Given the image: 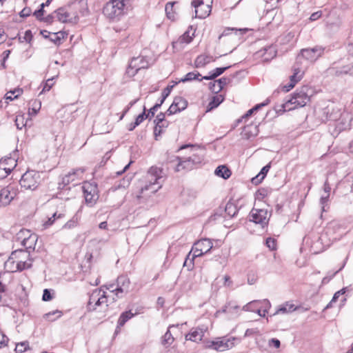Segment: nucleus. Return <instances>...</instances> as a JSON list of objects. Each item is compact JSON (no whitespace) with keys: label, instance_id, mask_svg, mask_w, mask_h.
<instances>
[{"label":"nucleus","instance_id":"9b49d317","mask_svg":"<svg viewBox=\"0 0 353 353\" xmlns=\"http://www.w3.org/2000/svg\"><path fill=\"white\" fill-rule=\"evenodd\" d=\"M18 189L15 185L10 184L0 191V207L8 205L17 195Z\"/></svg>","mask_w":353,"mask_h":353},{"label":"nucleus","instance_id":"09e8293b","mask_svg":"<svg viewBox=\"0 0 353 353\" xmlns=\"http://www.w3.org/2000/svg\"><path fill=\"white\" fill-rule=\"evenodd\" d=\"M62 314V312L59 310H55L53 312H48L45 314V316L47 319L50 321H55L57 318L60 317Z\"/></svg>","mask_w":353,"mask_h":353},{"label":"nucleus","instance_id":"2f4dec72","mask_svg":"<svg viewBox=\"0 0 353 353\" xmlns=\"http://www.w3.org/2000/svg\"><path fill=\"white\" fill-rule=\"evenodd\" d=\"M270 169V164H268L265 166H264L261 172L254 178L252 179V183L256 185L258 183H261V181L263 180L265 176H266L267 173Z\"/></svg>","mask_w":353,"mask_h":353},{"label":"nucleus","instance_id":"20e7f679","mask_svg":"<svg viewBox=\"0 0 353 353\" xmlns=\"http://www.w3.org/2000/svg\"><path fill=\"white\" fill-rule=\"evenodd\" d=\"M129 0H110L103 8V14L110 19L121 16Z\"/></svg>","mask_w":353,"mask_h":353},{"label":"nucleus","instance_id":"3c124183","mask_svg":"<svg viewBox=\"0 0 353 353\" xmlns=\"http://www.w3.org/2000/svg\"><path fill=\"white\" fill-rule=\"evenodd\" d=\"M78 219L76 216H73L70 220L65 223L63 225V229H71L74 228L77 225Z\"/></svg>","mask_w":353,"mask_h":353},{"label":"nucleus","instance_id":"cd10ccee","mask_svg":"<svg viewBox=\"0 0 353 353\" xmlns=\"http://www.w3.org/2000/svg\"><path fill=\"white\" fill-rule=\"evenodd\" d=\"M297 307L291 302H286L281 305L273 315L278 314H288L295 311Z\"/></svg>","mask_w":353,"mask_h":353},{"label":"nucleus","instance_id":"e2e57ef3","mask_svg":"<svg viewBox=\"0 0 353 353\" xmlns=\"http://www.w3.org/2000/svg\"><path fill=\"white\" fill-rule=\"evenodd\" d=\"M54 85V78L48 79L43 88L42 92L49 91Z\"/></svg>","mask_w":353,"mask_h":353},{"label":"nucleus","instance_id":"f704fd0d","mask_svg":"<svg viewBox=\"0 0 353 353\" xmlns=\"http://www.w3.org/2000/svg\"><path fill=\"white\" fill-rule=\"evenodd\" d=\"M239 310V306L234 302H228L222 309V312L231 314H237Z\"/></svg>","mask_w":353,"mask_h":353},{"label":"nucleus","instance_id":"a211bd4d","mask_svg":"<svg viewBox=\"0 0 353 353\" xmlns=\"http://www.w3.org/2000/svg\"><path fill=\"white\" fill-rule=\"evenodd\" d=\"M69 10L72 12H77L82 16H85L88 13V8L86 0H74L68 6Z\"/></svg>","mask_w":353,"mask_h":353},{"label":"nucleus","instance_id":"ddd939ff","mask_svg":"<svg viewBox=\"0 0 353 353\" xmlns=\"http://www.w3.org/2000/svg\"><path fill=\"white\" fill-rule=\"evenodd\" d=\"M55 12L57 19L61 22L76 23L79 21L77 12L67 10L65 8H60Z\"/></svg>","mask_w":353,"mask_h":353},{"label":"nucleus","instance_id":"c756f323","mask_svg":"<svg viewBox=\"0 0 353 353\" xmlns=\"http://www.w3.org/2000/svg\"><path fill=\"white\" fill-rule=\"evenodd\" d=\"M260 53L265 61H269L276 56V51L274 47L268 46L261 50Z\"/></svg>","mask_w":353,"mask_h":353},{"label":"nucleus","instance_id":"4c0bfd02","mask_svg":"<svg viewBox=\"0 0 353 353\" xmlns=\"http://www.w3.org/2000/svg\"><path fill=\"white\" fill-rule=\"evenodd\" d=\"M168 125L169 122L168 121H163L159 123H155V127L154 129V134L155 137L157 138L158 136H160L163 132L164 129L168 128Z\"/></svg>","mask_w":353,"mask_h":353},{"label":"nucleus","instance_id":"423d86ee","mask_svg":"<svg viewBox=\"0 0 353 353\" xmlns=\"http://www.w3.org/2000/svg\"><path fill=\"white\" fill-rule=\"evenodd\" d=\"M108 296L105 295V292L101 288L95 289L90 295L86 307L87 310L88 312L95 311L97 307L103 304H105L108 306Z\"/></svg>","mask_w":353,"mask_h":353},{"label":"nucleus","instance_id":"69168bd1","mask_svg":"<svg viewBox=\"0 0 353 353\" xmlns=\"http://www.w3.org/2000/svg\"><path fill=\"white\" fill-rule=\"evenodd\" d=\"M216 82L219 83V85H221V89L224 88L225 85H228L230 83L231 79L228 77H223L219 79V80H216Z\"/></svg>","mask_w":353,"mask_h":353},{"label":"nucleus","instance_id":"dca6fc26","mask_svg":"<svg viewBox=\"0 0 353 353\" xmlns=\"http://www.w3.org/2000/svg\"><path fill=\"white\" fill-rule=\"evenodd\" d=\"M188 105V101L181 97H176L170 108L166 111L168 115H172L184 110Z\"/></svg>","mask_w":353,"mask_h":353},{"label":"nucleus","instance_id":"c85d7f7f","mask_svg":"<svg viewBox=\"0 0 353 353\" xmlns=\"http://www.w3.org/2000/svg\"><path fill=\"white\" fill-rule=\"evenodd\" d=\"M211 12V7L209 4L199 6L195 8V17L204 19L208 17Z\"/></svg>","mask_w":353,"mask_h":353},{"label":"nucleus","instance_id":"6ab92c4d","mask_svg":"<svg viewBox=\"0 0 353 353\" xmlns=\"http://www.w3.org/2000/svg\"><path fill=\"white\" fill-rule=\"evenodd\" d=\"M207 330L208 328L205 326L193 328L188 334L185 335V339L194 342L201 341L203 339L204 334Z\"/></svg>","mask_w":353,"mask_h":353},{"label":"nucleus","instance_id":"6e6d98bb","mask_svg":"<svg viewBox=\"0 0 353 353\" xmlns=\"http://www.w3.org/2000/svg\"><path fill=\"white\" fill-rule=\"evenodd\" d=\"M209 89L214 93H219L222 90L221 85H219L216 81H214L213 82H210L209 83Z\"/></svg>","mask_w":353,"mask_h":353},{"label":"nucleus","instance_id":"b1692460","mask_svg":"<svg viewBox=\"0 0 353 353\" xmlns=\"http://www.w3.org/2000/svg\"><path fill=\"white\" fill-rule=\"evenodd\" d=\"M233 343L230 339H217L215 340V350L225 351L228 349L232 348Z\"/></svg>","mask_w":353,"mask_h":353},{"label":"nucleus","instance_id":"0e129e2a","mask_svg":"<svg viewBox=\"0 0 353 353\" xmlns=\"http://www.w3.org/2000/svg\"><path fill=\"white\" fill-rule=\"evenodd\" d=\"M11 169H8V171H6V167H2V164H0V179L6 178L10 172Z\"/></svg>","mask_w":353,"mask_h":353},{"label":"nucleus","instance_id":"c9c22d12","mask_svg":"<svg viewBox=\"0 0 353 353\" xmlns=\"http://www.w3.org/2000/svg\"><path fill=\"white\" fill-rule=\"evenodd\" d=\"M223 100L224 97L222 94L214 96L208 105L207 111H210L212 109L216 108L220 103H221L223 101Z\"/></svg>","mask_w":353,"mask_h":353},{"label":"nucleus","instance_id":"1a4fd4ad","mask_svg":"<svg viewBox=\"0 0 353 353\" xmlns=\"http://www.w3.org/2000/svg\"><path fill=\"white\" fill-rule=\"evenodd\" d=\"M249 216L251 221L260 224L263 228L268 224L270 213L268 210L253 208Z\"/></svg>","mask_w":353,"mask_h":353},{"label":"nucleus","instance_id":"f8f14e48","mask_svg":"<svg viewBox=\"0 0 353 353\" xmlns=\"http://www.w3.org/2000/svg\"><path fill=\"white\" fill-rule=\"evenodd\" d=\"M213 247L212 242L208 239H203L196 242L192 249L193 257H199L208 253Z\"/></svg>","mask_w":353,"mask_h":353},{"label":"nucleus","instance_id":"5fc2aeb1","mask_svg":"<svg viewBox=\"0 0 353 353\" xmlns=\"http://www.w3.org/2000/svg\"><path fill=\"white\" fill-rule=\"evenodd\" d=\"M16 252H17V254H16V261L18 260H23L26 257H30V254H27L26 252L22 249L16 250L13 251L12 253Z\"/></svg>","mask_w":353,"mask_h":353},{"label":"nucleus","instance_id":"4d7b16f0","mask_svg":"<svg viewBox=\"0 0 353 353\" xmlns=\"http://www.w3.org/2000/svg\"><path fill=\"white\" fill-rule=\"evenodd\" d=\"M210 2H212V0H192V6H193L195 9L199 6L208 5Z\"/></svg>","mask_w":353,"mask_h":353},{"label":"nucleus","instance_id":"de8ad7c7","mask_svg":"<svg viewBox=\"0 0 353 353\" xmlns=\"http://www.w3.org/2000/svg\"><path fill=\"white\" fill-rule=\"evenodd\" d=\"M178 83V81H175L172 85H168L163 91H162V99L161 100V103H163L165 99L169 96L172 88Z\"/></svg>","mask_w":353,"mask_h":353},{"label":"nucleus","instance_id":"aec40b11","mask_svg":"<svg viewBox=\"0 0 353 353\" xmlns=\"http://www.w3.org/2000/svg\"><path fill=\"white\" fill-rule=\"evenodd\" d=\"M239 210L237 207L231 202H228L224 210L220 208L217 210V211L214 214V219H216V216H222L223 212L229 217H233L235 214L238 212Z\"/></svg>","mask_w":353,"mask_h":353},{"label":"nucleus","instance_id":"37998d69","mask_svg":"<svg viewBox=\"0 0 353 353\" xmlns=\"http://www.w3.org/2000/svg\"><path fill=\"white\" fill-rule=\"evenodd\" d=\"M270 102V99L269 98H268L264 102H263L261 103H259V104H257L254 108H252V109L249 110L243 115V117L242 118H248V117H250L253 114L254 112L258 110L261 107L267 105L268 104H269Z\"/></svg>","mask_w":353,"mask_h":353},{"label":"nucleus","instance_id":"680f3d73","mask_svg":"<svg viewBox=\"0 0 353 353\" xmlns=\"http://www.w3.org/2000/svg\"><path fill=\"white\" fill-rule=\"evenodd\" d=\"M45 7V4L44 3H41L40 5V8L37 10H36L34 12V16L36 17V18L39 20H42V18L41 17L43 15V12H44V8Z\"/></svg>","mask_w":353,"mask_h":353},{"label":"nucleus","instance_id":"bf43d9fd","mask_svg":"<svg viewBox=\"0 0 353 353\" xmlns=\"http://www.w3.org/2000/svg\"><path fill=\"white\" fill-rule=\"evenodd\" d=\"M265 244L270 250H274L276 249V242L273 238H268L266 239Z\"/></svg>","mask_w":353,"mask_h":353},{"label":"nucleus","instance_id":"473e14b6","mask_svg":"<svg viewBox=\"0 0 353 353\" xmlns=\"http://www.w3.org/2000/svg\"><path fill=\"white\" fill-rule=\"evenodd\" d=\"M258 130L256 126H246L242 132V137L246 139H250L257 135Z\"/></svg>","mask_w":353,"mask_h":353},{"label":"nucleus","instance_id":"052dcab7","mask_svg":"<svg viewBox=\"0 0 353 353\" xmlns=\"http://www.w3.org/2000/svg\"><path fill=\"white\" fill-rule=\"evenodd\" d=\"M148 117V115L145 114V108H144L143 112L137 117L134 121L135 125H140L145 119Z\"/></svg>","mask_w":353,"mask_h":353},{"label":"nucleus","instance_id":"8fccbe9b","mask_svg":"<svg viewBox=\"0 0 353 353\" xmlns=\"http://www.w3.org/2000/svg\"><path fill=\"white\" fill-rule=\"evenodd\" d=\"M174 3H175L174 2H168V3H167V4L165 5V11L166 12L167 17L171 19H174V14L172 12V9H173Z\"/></svg>","mask_w":353,"mask_h":353},{"label":"nucleus","instance_id":"79ce46f5","mask_svg":"<svg viewBox=\"0 0 353 353\" xmlns=\"http://www.w3.org/2000/svg\"><path fill=\"white\" fill-rule=\"evenodd\" d=\"M201 76V74L199 72H190L185 74L183 78L179 79L178 83L180 82H187L191 81L192 80L198 79L199 77Z\"/></svg>","mask_w":353,"mask_h":353},{"label":"nucleus","instance_id":"4468645a","mask_svg":"<svg viewBox=\"0 0 353 353\" xmlns=\"http://www.w3.org/2000/svg\"><path fill=\"white\" fill-rule=\"evenodd\" d=\"M323 53V48L316 46L312 48L303 49L298 59L303 57L310 62H314L318 59Z\"/></svg>","mask_w":353,"mask_h":353},{"label":"nucleus","instance_id":"49530a36","mask_svg":"<svg viewBox=\"0 0 353 353\" xmlns=\"http://www.w3.org/2000/svg\"><path fill=\"white\" fill-rule=\"evenodd\" d=\"M21 93H22V90L20 89L10 91L6 93V99L9 100V101H12L14 99H17Z\"/></svg>","mask_w":353,"mask_h":353},{"label":"nucleus","instance_id":"c03bdc74","mask_svg":"<svg viewBox=\"0 0 353 353\" xmlns=\"http://www.w3.org/2000/svg\"><path fill=\"white\" fill-rule=\"evenodd\" d=\"M261 301L260 300H254L252 301H250V303L245 305L242 310L243 311L246 312H255V310L258 307V306L260 305Z\"/></svg>","mask_w":353,"mask_h":353},{"label":"nucleus","instance_id":"a878e982","mask_svg":"<svg viewBox=\"0 0 353 353\" xmlns=\"http://www.w3.org/2000/svg\"><path fill=\"white\" fill-rule=\"evenodd\" d=\"M16 253H11L8 259L5 262L4 267L8 272H16L17 262H16Z\"/></svg>","mask_w":353,"mask_h":353},{"label":"nucleus","instance_id":"f257e3e1","mask_svg":"<svg viewBox=\"0 0 353 353\" xmlns=\"http://www.w3.org/2000/svg\"><path fill=\"white\" fill-rule=\"evenodd\" d=\"M312 92V91L308 86H303L290 99L276 108L275 110L277 113L281 114L299 107H303L310 101Z\"/></svg>","mask_w":353,"mask_h":353},{"label":"nucleus","instance_id":"9d476101","mask_svg":"<svg viewBox=\"0 0 353 353\" xmlns=\"http://www.w3.org/2000/svg\"><path fill=\"white\" fill-rule=\"evenodd\" d=\"M148 68V63L143 57H133L126 70V74L129 77H133L139 70Z\"/></svg>","mask_w":353,"mask_h":353},{"label":"nucleus","instance_id":"338daca9","mask_svg":"<svg viewBox=\"0 0 353 353\" xmlns=\"http://www.w3.org/2000/svg\"><path fill=\"white\" fill-rule=\"evenodd\" d=\"M139 99H134L132 101H130L128 105L126 106V108L124 109L122 115L120 117V119H122L125 114L129 111V110L138 101Z\"/></svg>","mask_w":353,"mask_h":353},{"label":"nucleus","instance_id":"6e6552de","mask_svg":"<svg viewBox=\"0 0 353 353\" xmlns=\"http://www.w3.org/2000/svg\"><path fill=\"white\" fill-rule=\"evenodd\" d=\"M18 240L21 239V245L27 250L29 253L30 250H34L37 241V236L34 234H30L28 230H21L17 235Z\"/></svg>","mask_w":353,"mask_h":353},{"label":"nucleus","instance_id":"2eb2a0df","mask_svg":"<svg viewBox=\"0 0 353 353\" xmlns=\"http://www.w3.org/2000/svg\"><path fill=\"white\" fill-rule=\"evenodd\" d=\"M177 162L175 171L180 172L182 170H190L195 166L193 161L190 157L187 158H180L179 157L172 156L170 160V162Z\"/></svg>","mask_w":353,"mask_h":353},{"label":"nucleus","instance_id":"39448f33","mask_svg":"<svg viewBox=\"0 0 353 353\" xmlns=\"http://www.w3.org/2000/svg\"><path fill=\"white\" fill-rule=\"evenodd\" d=\"M41 182V173L35 170H28L23 174L20 185L26 190H34Z\"/></svg>","mask_w":353,"mask_h":353},{"label":"nucleus","instance_id":"864d4df0","mask_svg":"<svg viewBox=\"0 0 353 353\" xmlns=\"http://www.w3.org/2000/svg\"><path fill=\"white\" fill-rule=\"evenodd\" d=\"M15 125L19 130H21L26 123H24V117L23 115H17L14 120Z\"/></svg>","mask_w":353,"mask_h":353},{"label":"nucleus","instance_id":"72a5a7b5","mask_svg":"<svg viewBox=\"0 0 353 353\" xmlns=\"http://www.w3.org/2000/svg\"><path fill=\"white\" fill-rule=\"evenodd\" d=\"M214 173L216 176L222 177L225 179H228L232 174L230 170L225 165L218 166L216 168Z\"/></svg>","mask_w":353,"mask_h":353},{"label":"nucleus","instance_id":"0eeeda50","mask_svg":"<svg viewBox=\"0 0 353 353\" xmlns=\"http://www.w3.org/2000/svg\"><path fill=\"white\" fill-rule=\"evenodd\" d=\"M82 189L86 203L93 205L99 199L97 184L94 182H84Z\"/></svg>","mask_w":353,"mask_h":353},{"label":"nucleus","instance_id":"774afa93","mask_svg":"<svg viewBox=\"0 0 353 353\" xmlns=\"http://www.w3.org/2000/svg\"><path fill=\"white\" fill-rule=\"evenodd\" d=\"M163 103H159L155 104L152 108H151L149 110V112L148 114V117H154L155 112L158 110L159 108L162 105Z\"/></svg>","mask_w":353,"mask_h":353},{"label":"nucleus","instance_id":"a19ab883","mask_svg":"<svg viewBox=\"0 0 353 353\" xmlns=\"http://www.w3.org/2000/svg\"><path fill=\"white\" fill-rule=\"evenodd\" d=\"M64 216V214L63 213H57V212H54L51 217L48 218V219L45 221L43 224V226L45 229L49 228L51 226L54 221L57 219H61Z\"/></svg>","mask_w":353,"mask_h":353},{"label":"nucleus","instance_id":"7c9ffc66","mask_svg":"<svg viewBox=\"0 0 353 353\" xmlns=\"http://www.w3.org/2000/svg\"><path fill=\"white\" fill-rule=\"evenodd\" d=\"M212 57L205 54H201L196 57L194 61V66L195 68H203L208 63L211 62Z\"/></svg>","mask_w":353,"mask_h":353},{"label":"nucleus","instance_id":"ea45409f","mask_svg":"<svg viewBox=\"0 0 353 353\" xmlns=\"http://www.w3.org/2000/svg\"><path fill=\"white\" fill-rule=\"evenodd\" d=\"M29 262L27 261L18 260L17 261L16 272H21L23 270L30 268L32 267V260L29 257Z\"/></svg>","mask_w":353,"mask_h":353},{"label":"nucleus","instance_id":"bb28decb","mask_svg":"<svg viewBox=\"0 0 353 353\" xmlns=\"http://www.w3.org/2000/svg\"><path fill=\"white\" fill-rule=\"evenodd\" d=\"M230 66L223 67V68H216L214 70L209 72V75L203 77L201 79H198L199 81H201L203 79L205 80H212L216 78L217 77L222 74L226 70L230 68Z\"/></svg>","mask_w":353,"mask_h":353},{"label":"nucleus","instance_id":"f03ea898","mask_svg":"<svg viewBox=\"0 0 353 353\" xmlns=\"http://www.w3.org/2000/svg\"><path fill=\"white\" fill-rule=\"evenodd\" d=\"M162 170L157 167H152L148 171V178L150 182L149 185H145L141 188V193L150 190L151 193H155L161 188L163 182Z\"/></svg>","mask_w":353,"mask_h":353},{"label":"nucleus","instance_id":"a18cd8bd","mask_svg":"<svg viewBox=\"0 0 353 353\" xmlns=\"http://www.w3.org/2000/svg\"><path fill=\"white\" fill-rule=\"evenodd\" d=\"M173 341L174 338L170 330H168L162 337V344L165 346H169Z\"/></svg>","mask_w":353,"mask_h":353},{"label":"nucleus","instance_id":"5701e85b","mask_svg":"<svg viewBox=\"0 0 353 353\" xmlns=\"http://www.w3.org/2000/svg\"><path fill=\"white\" fill-rule=\"evenodd\" d=\"M84 172V169L78 168L73 170L72 172H70L68 174H65L62 179V183L64 185L69 184L70 182L74 181L76 179V177L78 178L81 176Z\"/></svg>","mask_w":353,"mask_h":353},{"label":"nucleus","instance_id":"58836bf2","mask_svg":"<svg viewBox=\"0 0 353 353\" xmlns=\"http://www.w3.org/2000/svg\"><path fill=\"white\" fill-rule=\"evenodd\" d=\"M30 105L31 108H29V114L30 116L36 115L41 107V103L39 100H33L30 101Z\"/></svg>","mask_w":353,"mask_h":353},{"label":"nucleus","instance_id":"7ed1b4c3","mask_svg":"<svg viewBox=\"0 0 353 353\" xmlns=\"http://www.w3.org/2000/svg\"><path fill=\"white\" fill-rule=\"evenodd\" d=\"M130 286V279L125 275H121L117 279V287L113 289L114 284L110 285L108 287L105 286L107 290H110L112 293H114L116 297H113V301L118 299H122L129 292Z\"/></svg>","mask_w":353,"mask_h":353},{"label":"nucleus","instance_id":"4be33fe9","mask_svg":"<svg viewBox=\"0 0 353 353\" xmlns=\"http://www.w3.org/2000/svg\"><path fill=\"white\" fill-rule=\"evenodd\" d=\"M302 76H303V72L301 71L299 69L295 68L294 74L290 77V82L289 83L288 85H284L282 88V90L285 92H288L290 90H291L292 88H294L296 83H297L299 81H300L301 79Z\"/></svg>","mask_w":353,"mask_h":353},{"label":"nucleus","instance_id":"603ef678","mask_svg":"<svg viewBox=\"0 0 353 353\" xmlns=\"http://www.w3.org/2000/svg\"><path fill=\"white\" fill-rule=\"evenodd\" d=\"M29 347V344L28 341H23L21 343H19L16 345L15 351L17 353H22L25 352Z\"/></svg>","mask_w":353,"mask_h":353},{"label":"nucleus","instance_id":"412c9836","mask_svg":"<svg viewBox=\"0 0 353 353\" xmlns=\"http://www.w3.org/2000/svg\"><path fill=\"white\" fill-rule=\"evenodd\" d=\"M192 40V37L190 35L189 31H186L176 41L172 43L173 48L176 50L182 49L185 45L190 43Z\"/></svg>","mask_w":353,"mask_h":353},{"label":"nucleus","instance_id":"393cba45","mask_svg":"<svg viewBox=\"0 0 353 353\" xmlns=\"http://www.w3.org/2000/svg\"><path fill=\"white\" fill-rule=\"evenodd\" d=\"M134 315L135 314H133L131 310L122 312L117 321L116 332H117L119 330H120L121 327H123L125 323L131 319Z\"/></svg>","mask_w":353,"mask_h":353},{"label":"nucleus","instance_id":"e433bc0d","mask_svg":"<svg viewBox=\"0 0 353 353\" xmlns=\"http://www.w3.org/2000/svg\"><path fill=\"white\" fill-rule=\"evenodd\" d=\"M351 117L347 114H343L342 121L338 124L337 127L339 128L340 130L350 129L351 126Z\"/></svg>","mask_w":353,"mask_h":353},{"label":"nucleus","instance_id":"f3484780","mask_svg":"<svg viewBox=\"0 0 353 353\" xmlns=\"http://www.w3.org/2000/svg\"><path fill=\"white\" fill-rule=\"evenodd\" d=\"M190 148L192 154L190 157L192 159V161L194 163L195 165L200 164L203 160V154L202 151L200 150L199 145H183L180 147L179 150H184Z\"/></svg>","mask_w":353,"mask_h":353},{"label":"nucleus","instance_id":"13d9d810","mask_svg":"<svg viewBox=\"0 0 353 353\" xmlns=\"http://www.w3.org/2000/svg\"><path fill=\"white\" fill-rule=\"evenodd\" d=\"M343 268V265L338 270L333 272H328L327 276H325L323 280L322 283L326 284L341 269Z\"/></svg>","mask_w":353,"mask_h":353}]
</instances>
